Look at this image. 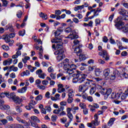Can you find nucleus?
I'll use <instances>...</instances> for the list:
<instances>
[{
	"label": "nucleus",
	"mask_w": 128,
	"mask_h": 128,
	"mask_svg": "<svg viewBox=\"0 0 128 128\" xmlns=\"http://www.w3.org/2000/svg\"><path fill=\"white\" fill-rule=\"evenodd\" d=\"M122 18L121 16L118 17L116 18L114 22L115 24L114 26H116V28L118 30H122L124 32L128 34V27L124 26V22H122Z\"/></svg>",
	"instance_id": "nucleus-1"
},
{
	"label": "nucleus",
	"mask_w": 128,
	"mask_h": 128,
	"mask_svg": "<svg viewBox=\"0 0 128 128\" xmlns=\"http://www.w3.org/2000/svg\"><path fill=\"white\" fill-rule=\"evenodd\" d=\"M76 72L77 74H73V76L76 77L73 78L72 82L74 84H76V82L82 84V82H84L86 80L88 74H83L82 72L78 70H76Z\"/></svg>",
	"instance_id": "nucleus-2"
},
{
	"label": "nucleus",
	"mask_w": 128,
	"mask_h": 128,
	"mask_svg": "<svg viewBox=\"0 0 128 128\" xmlns=\"http://www.w3.org/2000/svg\"><path fill=\"white\" fill-rule=\"evenodd\" d=\"M51 42L52 44H57L56 48H57L59 52H64V50H62L64 48V46H62L64 43L62 42L61 38H54L52 40Z\"/></svg>",
	"instance_id": "nucleus-3"
},
{
	"label": "nucleus",
	"mask_w": 128,
	"mask_h": 128,
	"mask_svg": "<svg viewBox=\"0 0 128 128\" xmlns=\"http://www.w3.org/2000/svg\"><path fill=\"white\" fill-rule=\"evenodd\" d=\"M14 36H16L15 33H11L10 34H6L4 36V40H5L6 42L8 44L9 46H12V44L14 42V40H10V38H14Z\"/></svg>",
	"instance_id": "nucleus-4"
},
{
	"label": "nucleus",
	"mask_w": 128,
	"mask_h": 128,
	"mask_svg": "<svg viewBox=\"0 0 128 128\" xmlns=\"http://www.w3.org/2000/svg\"><path fill=\"white\" fill-rule=\"evenodd\" d=\"M12 98L13 100V102L16 104H20L22 102V99L20 98L18 96H16V93L11 92L9 93V98Z\"/></svg>",
	"instance_id": "nucleus-5"
},
{
	"label": "nucleus",
	"mask_w": 128,
	"mask_h": 128,
	"mask_svg": "<svg viewBox=\"0 0 128 128\" xmlns=\"http://www.w3.org/2000/svg\"><path fill=\"white\" fill-rule=\"evenodd\" d=\"M4 104V100H0V110H10V107L8 105Z\"/></svg>",
	"instance_id": "nucleus-6"
},
{
	"label": "nucleus",
	"mask_w": 128,
	"mask_h": 128,
	"mask_svg": "<svg viewBox=\"0 0 128 128\" xmlns=\"http://www.w3.org/2000/svg\"><path fill=\"white\" fill-rule=\"evenodd\" d=\"M110 70L108 68H106L103 72V74L104 76V80H110Z\"/></svg>",
	"instance_id": "nucleus-7"
},
{
	"label": "nucleus",
	"mask_w": 128,
	"mask_h": 128,
	"mask_svg": "<svg viewBox=\"0 0 128 128\" xmlns=\"http://www.w3.org/2000/svg\"><path fill=\"white\" fill-rule=\"evenodd\" d=\"M82 44H78V46H76L74 48V52L76 54V56H78L80 52H82Z\"/></svg>",
	"instance_id": "nucleus-8"
},
{
	"label": "nucleus",
	"mask_w": 128,
	"mask_h": 128,
	"mask_svg": "<svg viewBox=\"0 0 128 128\" xmlns=\"http://www.w3.org/2000/svg\"><path fill=\"white\" fill-rule=\"evenodd\" d=\"M88 90V85L82 84L79 86V91L86 92Z\"/></svg>",
	"instance_id": "nucleus-9"
},
{
	"label": "nucleus",
	"mask_w": 128,
	"mask_h": 128,
	"mask_svg": "<svg viewBox=\"0 0 128 128\" xmlns=\"http://www.w3.org/2000/svg\"><path fill=\"white\" fill-rule=\"evenodd\" d=\"M10 98V92H4L0 94V100H4L2 98Z\"/></svg>",
	"instance_id": "nucleus-10"
},
{
	"label": "nucleus",
	"mask_w": 128,
	"mask_h": 128,
	"mask_svg": "<svg viewBox=\"0 0 128 128\" xmlns=\"http://www.w3.org/2000/svg\"><path fill=\"white\" fill-rule=\"evenodd\" d=\"M96 76H100L102 74V71L100 68H96L94 70Z\"/></svg>",
	"instance_id": "nucleus-11"
},
{
	"label": "nucleus",
	"mask_w": 128,
	"mask_h": 128,
	"mask_svg": "<svg viewBox=\"0 0 128 128\" xmlns=\"http://www.w3.org/2000/svg\"><path fill=\"white\" fill-rule=\"evenodd\" d=\"M118 14H120L121 16H126V10L122 8H120L118 10Z\"/></svg>",
	"instance_id": "nucleus-12"
},
{
	"label": "nucleus",
	"mask_w": 128,
	"mask_h": 128,
	"mask_svg": "<svg viewBox=\"0 0 128 128\" xmlns=\"http://www.w3.org/2000/svg\"><path fill=\"white\" fill-rule=\"evenodd\" d=\"M112 88L106 89V96H104L105 100H106V98H108V96H110V94H112Z\"/></svg>",
	"instance_id": "nucleus-13"
},
{
	"label": "nucleus",
	"mask_w": 128,
	"mask_h": 128,
	"mask_svg": "<svg viewBox=\"0 0 128 128\" xmlns=\"http://www.w3.org/2000/svg\"><path fill=\"white\" fill-rule=\"evenodd\" d=\"M24 128V126H22V124H14V125H10L9 127L8 128Z\"/></svg>",
	"instance_id": "nucleus-14"
},
{
	"label": "nucleus",
	"mask_w": 128,
	"mask_h": 128,
	"mask_svg": "<svg viewBox=\"0 0 128 128\" xmlns=\"http://www.w3.org/2000/svg\"><path fill=\"white\" fill-rule=\"evenodd\" d=\"M67 38H70L71 40H74L76 38H78V36L74 34H70L67 37Z\"/></svg>",
	"instance_id": "nucleus-15"
},
{
	"label": "nucleus",
	"mask_w": 128,
	"mask_h": 128,
	"mask_svg": "<svg viewBox=\"0 0 128 128\" xmlns=\"http://www.w3.org/2000/svg\"><path fill=\"white\" fill-rule=\"evenodd\" d=\"M28 90L27 86H24L21 89H18V92L20 94H24V92H26V91Z\"/></svg>",
	"instance_id": "nucleus-16"
},
{
	"label": "nucleus",
	"mask_w": 128,
	"mask_h": 128,
	"mask_svg": "<svg viewBox=\"0 0 128 128\" xmlns=\"http://www.w3.org/2000/svg\"><path fill=\"white\" fill-rule=\"evenodd\" d=\"M78 56H79V60L80 61L86 60V57L84 54L80 53Z\"/></svg>",
	"instance_id": "nucleus-17"
},
{
	"label": "nucleus",
	"mask_w": 128,
	"mask_h": 128,
	"mask_svg": "<svg viewBox=\"0 0 128 128\" xmlns=\"http://www.w3.org/2000/svg\"><path fill=\"white\" fill-rule=\"evenodd\" d=\"M20 56H22V52L20 50H16V54H14L12 56L13 58H18Z\"/></svg>",
	"instance_id": "nucleus-18"
},
{
	"label": "nucleus",
	"mask_w": 128,
	"mask_h": 128,
	"mask_svg": "<svg viewBox=\"0 0 128 128\" xmlns=\"http://www.w3.org/2000/svg\"><path fill=\"white\" fill-rule=\"evenodd\" d=\"M128 88L125 91V92L121 96V100H126V98L128 97Z\"/></svg>",
	"instance_id": "nucleus-19"
},
{
	"label": "nucleus",
	"mask_w": 128,
	"mask_h": 128,
	"mask_svg": "<svg viewBox=\"0 0 128 128\" xmlns=\"http://www.w3.org/2000/svg\"><path fill=\"white\" fill-rule=\"evenodd\" d=\"M114 120H116L115 118H111L108 122V126H112L114 124Z\"/></svg>",
	"instance_id": "nucleus-20"
},
{
	"label": "nucleus",
	"mask_w": 128,
	"mask_h": 128,
	"mask_svg": "<svg viewBox=\"0 0 128 128\" xmlns=\"http://www.w3.org/2000/svg\"><path fill=\"white\" fill-rule=\"evenodd\" d=\"M113 74L115 76V78H120V73L118 70H115L113 72Z\"/></svg>",
	"instance_id": "nucleus-21"
},
{
	"label": "nucleus",
	"mask_w": 128,
	"mask_h": 128,
	"mask_svg": "<svg viewBox=\"0 0 128 128\" xmlns=\"http://www.w3.org/2000/svg\"><path fill=\"white\" fill-rule=\"evenodd\" d=\"M84 8V5L82 6H77L76 7L74 8V10L75 12H78L79 10H82Z\"/></svg>",
	"instance_id": "nucleus-22"
},
{
	"label": "nucleus",
	"mask_w": 128,
	"mask_h": 128,
	"mask_svg": "<svg viewBox=\"0 0 128 128\" xmlns=\"http://www.w3.org/2000/svg\"><path fill=\"white\" fill-rule=\"evenodd\" d=\"M31 120H32L33 122H40V120L38 119V118L36 116H31Z\"/></svg>",
	"instance_id": "nucleus-23"
},
{
	"label": "nucleus",
	"mask_w": 128,
	"mask_h": 128,
	"mask_svg": "<svg viewBox=\"0 0 128 128\" xmlns=\"http://www.w3.org/2000/svg\"><path fill=\"white\" fill-rule=\"evenodd\" d=\"M68 92H70L68 94V98H74V90H72V89H69Z\"/></svg>",
	"instance_id": "nucleus-24"
},
{
	"label": "nucleus",
	"mask_w": 128,
	"mask_h": 128,
	"mask_svg": "<svg viewBox=\"0 0 128 128\" xmlns=\"http://www.w3.org/2000/svg\"><path fill=\"white\" fill-rule=\"evenodd\" d=\"M40 18H43V20H48V15L46 14H44L42 12H41L40 14Z\"/></svg>",
	"instance_id": "nucleus-25"
},
{
	"label": "nucleus",
	"mask_w": 128,
	"mask_h": 128,
	"mask_svg": "<svg viewBox=\"0 0 128 128\" xmlns=\"http://www.w3.org/2000/svg\"><path fill=\"white\" fill-rule=\"evenodd\" d=\"M56 60L58 62H60V60H64V54H60L58 55Z\"/></svg>",
	"instance_id": "nucleus-26"
},
{
	"label": "nucleus",
	"mask_w": 128,
	"mask_h": 128,
	"mask_svg": "<svg viewBox=\"0 0 128 128\" xmlns=\"http://www.w3.org/2000/svg\"><path fill=\"white\" fill-rule=\"evenodd\" d=\"M100 94H102V96H106V89L104 88H102L100 91H99Z\"/></svg>",
	"instance_id": "nucleus-27"
},
{
	"label": "nucleus",
	"mask_w": 128,
	"mask_h": 128,
	"mask_svg": "<svg viewBox=\"0 0 128 128\" xmlns=\"http://www.w3.org/2000/svg\"><path fill=\"white\" fill-rule=\"evenodd\" d=\"M15 108H16V112H22V109L20 106H16Z\"/></svg>",
	"instance_id": "nucleus-28"
},
{
	"label": "nucleus",
	"mask_w": 128,
	"mask_h": 128,
	"mask_svg": "<svg viewBox=\"0 0 128 128\" xmlns=\"http://www.w3.org/2000/svg\"><path fill=\"white\" fill-rule=\"evenodd\" d=\"M67 116L68 118H70V122H71L72 120V118H74V116H72V113H68L67 114Z\"/></svg>",
	"instance_id": "nucleus-29"
},
{
	"label": "nucleus",
	"mask_w": 128,
	"mask_h": 128,
	"mask_svg": "<svg viewBox=\"0 0 128 128\" xmlns=\"http://www.w3.org/2000/svg\"><path fill=\"white\" fill-rule=\"evenodd\" d=\"M64 51H58V50L57 51L55 52H54V54H55V56H59V54H64Z\"/></svg>",
	"instance_id": "nucleus-30"
},
{
	"label": "nucleus",
	"mask_w": 128,
	"mask_h": 128,
	"mask_svg": "<svg viewBox=\"0 0 128 128\" xmlns=\"http://www.w3.org/2000/svg\"><path fill=\"white\" fill-rule=\"evenodd\" d=\"M128 78V74H127L126 72H124V74L120 75V78Z\"/></svg>",
	"instance_id": "nucleus-31"
},
{
	"label": "nucleus",
	"mask_w": 128,
	"mask_h": 128,
	"mask_svg": "<svg viewBox=\"0 0 128 128\" xmlns=\"http://www.w3.org/2000/svg\"><path fill=\"white\" fill-rule=\"evenodd\" d=\"M2 6H8V1L6 0H2Z\"/></svg>",
	"instance_id": "nucleus-32"
},
{
	"label": "nucleus",
	"mask_w": 128,
	"mask_h": 128,
	"mask_svg": "<svg viewBox=\"0 0 128 128\" xmlns=\"http://www.w3.org/2000/svg\"><path fill=\"white\" fill-rule=\"evenodd\" d=\"M24 34H26V30H20L18 32V35L24 36Z\"/></svg>",
	"instance_id": "nucleus-33"
},
{
	"label": "nucleus",
	"mask_w": 128,
	"mask_h": 128,
	"mask_svg": "<svg viewBox=\"0 0 128 128\" xmlns=\"http://www.w3.org/2000/svg\"><path fill=\"white\" fill-rule=\"evenodd\" d=\"M30 122L32 126H33V128H40L38 127V125L36 122H32V121H30Z\"/></svg>",
	"instance_id": "nucleus-34"
},
{
	"label": "nucleus",
	"mask_w": 128,
	"mask_h": 128,
	"mask_svg": "<svg viewBox=\"0 0 128 128\" xmlns=\"http://www.w3.org/2000/svg\"><path fill=\"white\" fill-rule=\"evenodd\" d=\"M58 119V116L56 115H52L51 117V120L52 122H56V120Z\"/></svg>",
	"instance_id": "nucleus-35"
},
{
	"label": "nucleus",
	"mask_w": 128,
	"mask_h": 128,
	"mask_svg": "<svg viewBox=\"0 0 128 128\" xmlns=\"http://www.w3.org/2000/svg\"><path fill=\"white\" fill-rule=\"evenodd\" d=\"M94 92H96V88L92 87L90 90V94H94Z\"/></svg>",
	"instance_id": "nucleus-36"
},
{
	"label": "nucleus",
	"mask_w": 128,
	"mask_h": 128,
	"mask_svg": "<svg viewBox=\"0 0 128 128\" xmlns=\"http://www.w3.org/2000/svg\"><path fill=\"white\" fill-rule=\"evenodd\" d=\"M55 38H58V36H60V33L58 32V30H56L54 32Z\"/></svg>",
	"instance_id": "nucleus-37"
},
{
	"label": "nucleus",
	"mask_w": 128,
	"mask_h": 128,
	"mask_svg": "<svg viewBox=\"0 0 128 128\" xmlns=\"http://www.w3.org/2000/svg\"><path fill=\"white\" fill-rule=\"evenodd\" d=\"M36 100H42V95L40 94L36 98H35Z\"/></svg>",
	"instance_id": "nucleus-38"
},
{
	"label": "nucleus",
	"mask_w": 128,
	"mask_h": 128,
	"mask_svg": "<svg viewBox=\"0 0 128 128\" xmlns=\"http://www.w3.org/2000/svg\"><path fill=\"white\" fill-rule=\"evenodd\" d=\"M122 94V92H120V93L118 92L117 94H116L115 96V98L116 100H118V98H120V94Z\"/></svg>",
	"instance_id": "nucleus-39"
},
{
	"label": "nucleus",
	"mask_w": 128,
	"mask_h": 128,
	"mask_svg": "<svg viewBox=\"0 0 128 128\" xmlns=\"http://www.w3.org/2000/svg\"><path fill=\"white\" fill-rule=\"evenodd\" d=\"M69 60H70L68 58L65 59L63 62L58 64L59 66H62L63 64H66V62L68 63Z\"/></svg>",
	"instance_id": "nucleus-40"
},
{
	"label": "nucleus",
	"mask_w": 128,
	"mask_h": 128,
	"mask_svg": "<svg viewBox=\"0 0 128 128\" xmlns=\"http://www.w3.org/2000/svg\"><path fill=\"white\" fill-rule=\"evenodd\" d=\"M2 48H3V50H10V47L6 44L2 45Z\"/></svg>",
	"instance_id": "nucleus-41"
},
{
	"label": "nucleus",
	"mask_w": 128,
	"mask_h": 128,
	"mask_svg": "<svg viewBox=\"0 0 128 128\" xmlns=\"http://www.w3.org/2000/svg\"><path fill=\"white\" fill-rule=\"evenodd\" d=\"M16 16L18 18H20L22 16V12L21 10H20L16 14Z\"/></svg>",
	"instance_id": "nucleus-42"
},
{
	"label": "nucleus",
	"mask_w": 128,
	"mask_h": 128,
	"mask_svg": "<svg viewBox=\"0 0 128 128\" xmlns=\"http://www.w3.org/2000/svg\"><path fill=\"white\" fill-rule=\"evenodd\" d=\"M79 106L82 110L86 108V104L84 103H80Z\"/></svg>",
	"instance_id": "nucleus-43"
},
{
	"label": "nucleus",
	"mask_w": 128,
	"mask_h": 128,
	"mask_svg": "<svg viewBox=\"0 0 128 128\" xmlns=\"http://www.w3.org/2000/svg\"><path fill=\"white\" fill-rule=\"evenodd\" d=\"M45 108L46 110L48 112H52V108H50V106H45Z\"/></svg>",
	"instance_id": "nucleus-44"
},
{
	"label": "nucleus",
	"mask_w": 128,
	"mask_h": 128,
	"mask_svg": "<svg viewBox=\"0 0 128 128\" xmlns=\"http://www.w3.org/2000/svg\"><path fill=\"white\" fill-rule=\"evenodd\" d=\"M6 120H8V122H12L14 121V118L10 116H8L6 118Z\"/></svg>",
	"instance_id": "nucleus-45"
},
{
	"label": "nucleus",
	"mask_w": 128,
	"mask_h": 128,
	"mask_svg": "<svg viewBox=\"0 0 128 128\" xmlns=\"http://www.w3.org/2000/svg\"><path fill=\"white\" fill-rule=\"evenodd\" d=\"M64 66L67 68V70H70V64L69 63L63 64Z\"/></svg>",
	"instance_id": "nucleus-46"
},
{
	"label": "nucleus",
	"mask_w": 128,
	"mask_h": 128,
	"mask_svg": "<svg viewBox=\"0 0 128 128\" xmlns=\"http://www.w3.org/2000/svg\"><path fill=\"white\" fill-rule=\"evenodd\" d=\"M89 106L94 107L95 108H100V106L98 104L94 103L93 104V106L89 105Z\"/></svg>",
	"instance_id": "nucleus-47"
},
{
	"label": "nucleus",
	"mask_w": 128,
	"mask_h": 128,
	"mask_svg": "<svg viewBox=\"0 0 128 128\" xmlns=\"http://www.w3.org/2000/svg\"><path fill=\"white\" fill-rule=\"evenodd\" d=\"M22 124H24L25 126H30V122H28L26 120H22Z\"/></svg>",
	"instance_id": "nucleus-48"
},
{
	"label": "nucleus",
	"mask_w": 128,
	"mask_h": 128,
	"mask_svg": "<svg viewBox=\"0 0 128 128\" xmlns=\"http://www.w3.org/2000/svg\"><path fill=\"white\" fill-rule=\"evenodd\" d=\"M64 32L66 34H68L69 32H72V29L70 28V27L66 28L65 29Z\"/></svg>",
	"instance_id": "nucleus-49"
},
{
	"label": "nucleus",
	"mask_w": 128,
	"mask_h": 128,
	"mask_svg": "<svg viewBox=\"0 0 128 128\" xmlns=\"http://www.w3.org/2000/svg\"><path fill=\"white\" fill-rule=\"evenodd\" d=\"M116 76H114V74H112L111 76H109V78L111 80H116Z\"/></svg>",
	"instance_id": "nucleus-50"
},
{
	"label": "nucleus",
	"mask_w": 128,
	"mask_h": 128,
	"mask_svg": "<svg viewBox=\"0 0 128 128\" xmlns=\"http://www.w3.org/2000/svg\"><path fill=\"white\" fill-rule=\"evenodd\" d=\"M38 88H40V90H46V86L44 85H38Z\"/></svg>",
	"instance_id": "nucleus-51"
},
{
	"label": "nucleus",
	"mask_w": 128,
	"mask_h": 128,
	"mask_svg": "<svg viewBox=\"0 0 128 128\" xmlns=\"http://www.w3.org/2000/svg\"><path fill=\"white\" fill-rule=\"evenodd\" d=\"M73 100H74V98H70V97H68L67 100V102H68V104H72V102Z\"/></svg>",
	"instance_id": "nucleus-52"
},
{
	"label": "nucleus",
	"mask_w": 128,
	"mask_h": 128,
	"mask_svg": "<svg viewBox=\"0 0 128 128\" xmlns=\"http://www.w3.org/2000/svg\"><path fill=\"white\" fill-rule=\"evenodd\" d=\"M122 56H128V52L126 51H124L121 53Z\"/></svg>",
	"instance_id": "nucleus-53"
},
{
	"label": "nucleus",
	"mask_w": 128,
	"mask_h": 128,
	"mask_svg": "<svg viewBox=\"0 0 128 128\" xmlns=\"http://www.w3.org/2000/svg\"><path fill=\"white\" fill-rule=\"evenodd\" d=\"M62 14V12L60 10H55V14L57 16H60V14Z\"/></svg>",
	"instance_id": "nucleus-54"
},
{
	"label": "nucleus",
	"mask_w": 128,
	"mask_h": 128,
	"mask_svg": "<svg viewBox=\"0 0 128 128\" xmlns=\"http://www.w3.org/2000/svg\"><path fill=\"white\" fill-rule=\"evenodd\" d=\"M83 114H88V109L85 108L83 110Z\"/></svg>",
	"instance_id": "nucleus-55"
},
{
	"label": "nucleus",
	"mask_w": 128,
	"mask_h": 128,
	"mask_svg": "<svg viewBox=\"0 0 128 128\" xmlns=\"http://www.w3.org/2000/svg\"><path fill=\"white\" fill-rule=\"evenodd\" d=\"M56 74H54L53 73H51L50 74V76L52 78V80H56Z\"/></svg>",
	"instance_id": "nucleus-56"
},
{
	"label": "nucleus",
	"mask_w": 128,
	"mask_h": 128,
	"mask_svg": "<svg viewBox=\"0 0 128 128\" xmlns=\"http://www.w3.org/2000/svg\"><path fill=\"white\" fill-rule=\"evenodd\" d=\"M0 122H2L3 124H8V120H6V119H2L0 120Z\"/></svg>",
	"instance_id": "nucleus-57"
},
{
	"label": "nucleus",
	"mask_w": 128,
	"mask_h": 128,
	"mask_svg": "<svg viewBox=\"0 0 128 128\" xmlns=\"http://www.w3.org/2000/svg\"><path fill=\"white\" fill-rule=\"evenodd\" d=\"M103 42H108V39L106 36H104L103 38Z\"/></svg>",
	"instance_id": "nucleus-58"
},
{
	"label": "nucleus",
	"mask_w": 128,
	"mask_h": 128,
	"mask_svg": "<svg viewBox=\"0 0 128 128\" xmlns=\"http://www.w3.org/2000/svg\"><path fill=\"white\" fill-rule=\"evenodd\" d=\"M87 100H88V102H90L94 101V99L92 98V97L91 96H87Z\"/></svg>",
	"instance_id": "nucleus-59"
},
{
	"label": "nucleus",
	"mask_w": 128,
	"mask_h": 128,
	"mask_svg": "<svg viewBox=\"0 0 128 128\" xmlns=\"http://www.w3.org/2000/svg\"><path fill=\"white\" fill-rule=\"evenodd\" d=\"M74 46H78V44H80V41L78 40H75L74 41Z\"/></svg>",
	"instance_id": "nucleus-60"
},
{
	"label": "nucleus",
	"mask_w": 128,
	"mask_h": 128,
	"mask_svg": "<svg viewBox=\"0 0 128 128\" xmlns=\"http://www.w3.org/2000/svg\"><path fill=\"white\" fill-rule=\"evenodd\" d=\"M42 69H40V70H38L36 71V74H42Z\"/></svg>",
	"instance_id": "nucleus-61"
},
{
	"label": "nucleus",
	"mask_w": 128,
	"mask_h": 128,
	"mask_svg": "<svg viewBox=\"0 0 128 128\" xmlns=\"http://www.w3.org/2000/svg\"><path fill=\"white\" fill-rule=\"evenodd\" d=\"M73 22H75V24H78L80 20H78V19L77 18H74L72 19Z\"/></svg>",
	"instance_id": "nucleus-62"
},
{
	"label": "nucleus",
	"mask_w": 128,
	"mask_h": 128,
	"mask_svg": "<svg viewBox=\"0 0 128 128\" xmlns=\"http://www.w3.org/2000/svg\"><path fill=\"white\" fill-rule=\"evenodd\" d=\"M48 72H54V68H52V66H50L48 68Z\"/></svg>",
	"instance_id": "nucleus-63"
},
{
	"label": "nucleus",
	"mask_w": 128,
	"mask_h": 128,
	"mask_svg": "<svg viewBox=\"0 0 128 128\" xmlns=\"http://www.w3.org/2000/svg\"><path fill=\"white\" fill-rule=\"evenodd\" d=\"M116 93L112 92L111 94V98L112 100H114V98H116Z\"/></svg>",
	"instance_id": "nucleus-64"
}]
</instances>
